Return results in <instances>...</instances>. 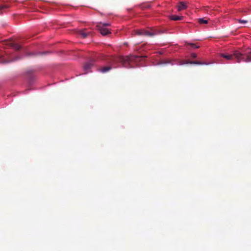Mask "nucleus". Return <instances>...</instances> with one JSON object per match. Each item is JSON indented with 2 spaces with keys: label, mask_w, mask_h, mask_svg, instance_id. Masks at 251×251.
<instances>
[{
  "label": "nucleus",
  "mask_w": 251,
  "mask_h": 251,
  "mask_svg": "<svg viewBox=\"0 0 251 251\" xmlns=\"http://www.w3.org/2000/svg\"><path fill=\"white\" fill-rule=\"evenodd\" d=\"M110 25L111 23L109 22H100L97 24L96 27L101 35L105 36L111 33Z\"/></svg>",
  "instance_id": "f257e3e1"
},
{
  "label": "nucleus",
  "mask_w": 251,
  "mask_h": 251,
  "mask_svg": "<svg viewBox=\"0 0 251 251\" xmlns=\"http://www.w3.org/2000/svg\"><path fill=\"white\" fill-rule=\"evenodd\" d=\"M141 57V56L130 55L128 56H122L119 57L118 61L122 63L125 67H126V64L128 63L131 61H136L137 59Z\"/></svg>",
  "instance_id": "f03ea898"
},
{
  "label": "nucleus",
  "mask_w": 251,
  "mask_h": 251,
  "mask_svg": "<svg viewBox=\"0 0 251 251\" xmlns=\"http://www.w3.org/2000/svg\"><path fill=\"white\" fill-rule=\"evenodd\" d=\"M160 32L153 29L147 30L144 29H138L136 31V33L139 35H144L146 36L151 37L157 35Z\"/></svg>",
  "instance_id": "7ed1b4c3"
},
{
  "label": "nucleus",
  "mask_w": 251,
  "mask_h": 251,
  "mask_svg": "<svg viewBox=\"0 0 251 251\" xmlns=\"http://www.w3.org/2000/svg\"><path fill=\"white\" fill-rule=\"evenodd\" d=\"M221 56L223 57L226 58L227 60H231L233 59V56L237 58L238 62H240L243 58V54L238 52L235 51L234 52L233 54H226L221 53Z\"/></svg>",
  "instance_id": "20e7f679"
},
{
  "label": "nucleus",
  "mask_w": 251,
  "mask_h": 251,
  "mask_svg": "<svg viewBox=\"0 0 251 251\" xmlns=\"http://www.w3.org/2000/svg\"><path fill=\"white\" fill-rule=\"evenodd\" d=\"M77 35L83 39L90 38L92 36V32L89 29H81L77 31Z\"/></svg>",
  "instance_id": "39448f33"
},
{
  "label": "nucleus",
  "mask_w": 251,
  "mask_h": 251,
  "mask_svg": "<svg viewBox=\"0 0 251 251\" xmlns=\"http://www.w3.org/2000/svg\"><path fill=\"white\" fill-rule=\"evenodd\" d=\"M24 41V39H18L16 41H8L6 42V45L8 47H23Z\"/></svg>",
  "instance_id": "423d86ee"
},
{
  "label": "nucleus",
  "mask_w": 251,
  "mask_h": 251,
  "mask_svg": "<svg viewBox=\"0 0 251 251\" xmlns=\"http://www.w3.org/2000/svg\"><path fill=\"white\" fill-rule=\"evenodd\" d=\"M187 8L186 3L184 2H179L177 5V10L178 11L186 9Z\"/></svg>",
  "instance_id": "0eeeda50"
},
{
  "label": "nucleus",
  "mask_w": 251,
  "mask_h": 251,
  "mask_svg": "<svg viewBox=\"0 0 251 251\" xmlns=\"http://www.w3.org/2000/svg\"><path fill=\"white\" fill-rule=\"evenodd\" d=\"M93 64L90 62L86 63L84 66V70L85 74H87L89 72V70L92 68Z\"/></svg>",
  "instance_id": "6e6552de"
},
{
  "label": "nucleus",
  "mask_w": 251,
  "mask_h": 251,
  "mask_svg": "<svg viewBox=\"0 0 251 251\" xmlns=\"http://www.w3.org/2000/svg\"><path fill=\"white\" fill-rule=\"evenodd\" d=\"M183 16H178L176 15H172L169 16V18L171 20L173 21H178V20H181L183 19Z\"/></svg>",
  "instance_id": "1a4fd4ad"
},
{
  "label": "nucleus",
  "mask_w": 251,
  "mask_h": 251,
  "mask_svg": "<svg viewBox=\"0 0 251 251\" xmlns=\"http://www.w3.org/2000/svg\"><path fill=\"white\" fill-rule=\"evenodd\" d=\"M189 63L194 64H198V65H203V64L208 65L209 64L208 63H204V62H201V61H195L186 62L185 63H181L180 64L182 65V64H189Z\"/></svg>",
  "instance_id": "9d476101"
},
{
  "label": "nucleus",
  "mask_w": 251,
  "mask_h": 251,
  "mask_svg": "<svg viewBox=\"0 0 251 251\" xmlns=\"http://www.w3.org/2000/svg\"><path fill=\"white\" fill-rule=\"evenodd\" d=\"M111 69V67L106 66V67H103L101 68L99 70L101 73H105L109 71V70H110Z\"/></svg>",
  "instance_id": "9b49d317"
},
{
  "label": "nucleus",
  "mask_w": 251,
  "mask_h": 251,
  "mask_svg": "<svg viewBox=\"0 0 251 251\" xmlns=\"http://www.w3.org/2000/svg\"><path fill=\"white\" fill-rule=\"evenodd\" d=\"M9 5L7 4H3L0 5V14H2L5 9H7Z\"/></svg>",
  "instance_id": "f8f14e48"
},
{
  "label": "nucleus",
  "mask_w": 251,
  "mask_h": 251,
  "mask_svg": "<svg viewBox=\"0 0 251 251\" xmlns=\"http://www.w3.org/2000/svg\"><path fill=\"white\" fill-rule=\"evenodd\" d=\"M199 23L200 24H206L208 23V21L204 19L203 18H200L198 20Z\"/></svg>",
  "instance_id": "ddd939ff"
},
{
  "label": "nucleus",
  "mask_w": 251,
  "mask_h": 251,
  "mask_svg": "<svg viewBox=\"0 0 251 251\" xmlns=\"http://www.w3.org/2000/svg\"><path fill=\"white\" fill-rule=\"evenodd\" d=\"M238 22L240 24H246L247 23V21L244 20H239Z\"/></svg>",
  "instance_id": "4468645a"
},
{
  "label": "nucleus",
  "mask_w": 251,
  "mask_h": 251,
  "mask_svg": "<svg viewBox=\"0 0 251 251\" xmlns=\"http://www.w3.org/2000/svg\"><path fill=\"white\" fill-rule=\"evenodd\" d=\"M49 52H47V51H45V52H38V54L39 55H45V54H46L47 53H48Z\"/></svg>",
  "instance_id": "2eb2a0df"
},
{
  "label": "nucleus",
  "mask_w": 251,
  "mask_h": 251,
  "mask_svg": "<svg viewBox=\"0 0 251 251\" xmlns=\"http://www.w3.org/2000/svg\"><path fill=\"white\" fill-rule=\"evenodd\" d=\"M189 45L191 46V47H196V48L200 47L199 46L196 45L193 43H191V44H189Z\"/></svg>",
  "instance_id": "dca6fc26"
},
{
  "label": "nucleus",
  "mask_w": 251,
  "mask_h": 251,
  "mask_svg": "<svg viewBox=\"0 0 251 251\" xmlns=\"http://www.w3.org/2000/svg\"><path fill=\"white\" fill-rule=\"evenodd\" d=\"M191 56L193 58H196L197 57L196 54L195 53H192Z\"/></svg>",
  "instance_id": "f3484780"
}]
</instances>
